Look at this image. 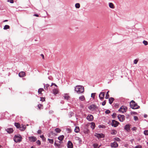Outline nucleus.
<instances>
[{"mask_svg": "<svg viewBox=\"0 0 148 148\" xmlns=\"http://www.w3.org/2000/svg\"><path fill=\"white\" fill-rule=\"evenodd\" d=\"M75 89V90L78 94L83 93L84 91V87L82 86L77 85L76 86Z\"/></svg>", "mask_w": 148, "mask_h": 148, "instance_id": "nucleus-1", "label": "nucleus"}, {"mask_svg": "<svg viewBox=\"0 0 148 148\" xmlns=\"http://www.w3.org/2000/svg\"><path fill=\"white\" fill-rule=\"evenodd\" d=\"M130 107L133 109H138L140 108V106L137 105V103H136L134 100H132L130 104Z\"/></svg>", "mask_w": 148, "mask_h": 148, "instance_id": "nucleus-2", "label": "nucleus"}, {"mask_svg": "<svg viewBox=\"0 0 148 148\" xmlns=\"http://www.w3.org/2000/svg\"><path fill=\"white\" fill-rule=\"evenodd\" d=\"M22 139L21 135L19 134L15 135L14 138V140L16 143L21 141Z\"/></svg>", "mask_w": 148, "mask_h": 148, "instance_id": "nucleus-3", "label": "nucleus"}, {"mask_svg": "<svg viewBox=\"0 0 148 148\" xmlns=\"http://www.w3.org/2000/svg\"><path fill=\"white\" fill-rule=\"evenodd\" d=\"M119 124V123L117 121L115 120H113L112 123H111V125L113 127H116Z\"/></svg>", "mask_w": 148, "mask_h": 148, "instance_id": "nucleus-4", "label": "nucleus"}, {"mask_svg": "<svg viewBox=\"0 0 148 148\" xmlns=\"http://www.w3.org/2000/svg\"><path fill=\"white\" fill-rule=\"evenodd\" d=\"M88 108L90 110L93 111L95 109L98 108V107L94 104H92L88 107Z\"/></svg>", "mask_w": 148, "mask_h": 148, "instance_id": "nucleus-5", "label": "nucleus"}, {"mask_svg": "<svg viewBox=\"0 0 148 148\" xmlns=\"http://www.w3.org/2000/svg\"><path fill=\"white\" fill-rule=\"evenodd\" d=\"M118 118L121 122H123L125 120V116L123 115L119 114L117 116Z\"/></svg>", "mask_w": 148, "mask_h": 148, "instance_id": "nucleus-6", "label": "nucleus"}, {"mask_svg": "<svg viewBox=\"0 0 148 148\" xmlns=\"http://www.w3.org/2000/svg\"><path fill=\"white\" fill-rule=\"evenodd\" d=\"M95 136H96L98 138H103L105 137V135L102 133H96Z\"/></svg>", "mask_w": 148, "mask_h": 148, "instance_id": "nucleus-7", "label": "nucleus"}, {"mask_svg": "<svg viewBox=\"0 0 148 148\" xmlns=\"http://www.w3.org/2000/svg\"><path fill=\"white\" fill-rule=\"evenodd\" d=\"M29 140L31 142H34L36 141L37 138L34 136H29L28 138Z\"/></svg>", "mask_w": 148, "mask_h": 148, "instance_id": "nucleus-8", "label": "nucleus"}, {"mask_svg": "<svg viewBox=\"0 0 148 148\" xmlns=\"http://www.w3.org/2000/svg\"><path fill=\"white\" fill-rule=\"evenodd\" d=\"M130 126H131V125L127 124L124 126V129L128 132H129L130 131Z\"/></svg>", "mask_w": 148, "mask_h": 148, "instance_id": "nucleus-9", "label": "nucleus"}, {"mask_svg": "<svg viewBox=\"0 0 148 148\" xmlns=\"http://www.w3.org/2000/svg\"><path fill=\"white\" fill-rule=\"evenodd\" d=\"M110 146L112 148H116L118 147V145L117 142H114L110 143Z\"/></svg>", "mask_w": 148, "mask_h": 148, "instance_id": "nucleus-10", "label": "nucleus"}, {"mask_svg": "<svg viewBox=\"0 0 148 148\" xmlns=\"http://www.w3.org/2000/svg\"><path fill=\"white\" fill-rule=\"evenodd\" d=\"M105 93L104 92H101L99 95V97L100 99L101 100H102L104 98L105 96Z\"/></svg>", "mask_w": 148, "mask_h": 148, "instance_id": "nucleus-11", "label": "nucleus"}, {"mask_svg": "<svg viewBox=\"0 0 148 148\" xmlns=\"http://www.w3.org/2000/svg\"><path fill=\"white\" fill-rule=\"evenodd\" d=\"M93 117L92 115V114H89L88 115L86 118L89 121H93Z\"/></svg>", "mask_w": 148, "mask_h": 148, "instance_id": "nucleus-12", "label": "nucleus"}, {"mask_svg": "<svg viewBox=\"0 0 148 148\" xmlns=\"http://www.w3.org/2000/svg\"><path fill=\"white\" fill-rule=\"evenodd\" d=\"M67 145L68 148H72L73 147V144L71 140L68 141Z\"/></svg>", "mask_w": 148, "mask_h": 148, "instance_id": "nucleus-13", "label": "nucleus"}, {"mask_svg": "<svg viewBox=\"0 0 148 148\" xmlns=\"http://www.w3.org/2000/svg\"><path fill=\"white\" fill-rule=\"evenodd\" d=\"M5 130L9 134H11L13 132V130L12 128H8L5 129Z\"/></svg>", "mask_w": 148, "mask_h": 148, "instance_id": "nucleus-14", "label": "nucleus"}, {"mask_svg": "<svg viewBox=\"0 0 148 148\" xmlns=\"http://www.w3.org/2000/svg\"><path fill=\"white\" fill-rule=\"evenodd\" d=\"M64 99L68 100L70 98V97L69 95V94L67 93H65L64 94L63 96Z\"/></svg>", "mask_w": 148, "mask_h": 148, "instance_id": "nucleus-15", "label": "nucleus"}, {"mask_svg": "<svg viewBox=\"0 0 148 148\" xmlns=\"http://www.w3.org/2000/svg\"><path fill=\"white\" fill-rule=\"evenodd\" d=\"M75 140L79 141V143L81 144L82 143V140L79 137L76 136L75 137Z\"/></svg>", "mask_w": 148, "mask_h": 148, "instance_id": "nucleus-16", "label": "nucleus"}, {"mask_svg": "<svg viewBox=\"0 0 148 148\" xmlns=\"http://www.w3.org/2000/svg\"><path fill=\"white\" fill-rule=\"evenodd\" d=\"M25 75V73L24 72H21L18 74V75L20 77H23Z\"/></svg>", "mask_w": 148, "mask_h": 148, "instance_id": "nucleus-17", "label": "nucleus"}, {"mask_svg": "<svg viewBox=\"0 0 148 148\" xmlns=\"http://www.w3.org/2000/svg\"><path fill=\"white\" fill-rule=\"evenodd\" d=\"M26 126L24 125H22V126H21V128H20L19 130L21 131H24L26 128Z\"/></svg>", "mask_w": 148, "mask_h": 148, "instance_id": "nucleus-18", "label": "nucleus"}, {"mask_svg": "<svg viewBox=\"0 0 148 148\" xmlns=\"http://www.w3.org/2000/svg\"><path fill=\"white\" fill-rule=\"evenodd\" d=\"M14 125L17 128L19 129L20 128H21V125L19 123H15Z\"/></svg>", "mask_w": 148, "mask_h": 148, "instance_id": "nucleus-19", "label": "nucleus"}, {"mask_svg": "<svg viewBox=\"0 0 148 148\" xmlns=\"http://www.w3.org/2000/svg\"><path fill=\"white\" fill-rule=\"evenodd\" d=\"M114 99L113 97H110L109 99V102L110 104H111L114 101Z\"/></svg>", "mask_w": 148, "mask_h": 148, "instance_id": "nucleus-20", "label": "nucleus"}, {"mask_svg": "<svg viewBox=\"0 0 148 148\" xmlns=\"http://www.w3.org/2000/svg\"><path fill=\"white\" fill-rule=\"evenodd\" d=\"M64 137L63 135H60L58 137V139L60 141H62Z\"/></svg>", "mask_w": 148, "mask_h": 148, "instance_id": "nucleus-21", "label": "nucleus"}, {"mask_svg": "<svg viewBox=\"0 0 148 148\" xmlns=\"http://www.w3.org/2000/svg\"><path fill=\"white\" fill-rule=\"evenodd\" d=\"M53 94L56 95L58 93V90L57 89H54L53 90Z\"/></svg>", "mask_w": 148, "mask_h": 148, "instance_id": "nucleus-22", "label": "nucleus"}, {"mask_svg": "<svg viewBox=\"0 0 148 148\" xmlns=\"http://www.w3.org/2000/svg\"><path fill=\"white\" fill-rule=\"evenodd\" d=\"M117 133V131L114 130H112V132H111L110 134L112 135H116Z\"/></svg>", "mask_w": 148, "mask_h": 148, "instance_id": "nucleus-23", "label": "nucleus"}, {"mask_svg": "<svg viewBox=\"0 0 148 148\" xmlns=\"http://www.w3.org/2000/svg\"><path fill=\"white\" fill-rule=\"evenodd\" d=\"M79 127L78 126L75 127V132L77 133L79 132Z\"/></svg>", "mask_w": 148, "mask_h": 148, "instance_id": "nucleus-24", "label": "nucleus"}, {"mask_svg": "<svg viewBox=\"0 0 148 148\" xmlns=\"http://www.w3.org/2000/svg\"><path fill=\"white\" fill-rule=\"evenodd\" d=\"M44 85V88L46 90H47L49 86V85L48 84H47L46 85L44 84H43Z\"/></svg>", "mask_w": 148, "mask_h": 148, "instance_id": "nucleus-25", "label": "nucleus"}, {"mask_svg": "<svg viewBox=\"0 0 148 148\" xmlns=\"http://www.w3.org/2000/svg\"><path fill=\"white\" fill-rule=\"evenodd\" d=\"M74 113L72 111L69 112L68 113V115L69 118L71 117L73 115Z\"/></svg>", "mask_w": 148, "mask_h": 148, "instance_id": "nucleus-26", "label": "nucleus"}, {"mask_svg": "<svg viewBox=\"0 0 148 148\" xmlns=\"http://www.w3.org/2000/svg\"><path fill=\"white\" fill-rule=\"evenodd\" d=\"M79 99L81 101H83L85 100V99L84 96L82 95L79 97Z\"/></svg>", "mask_w": 148, "mask_h": 148, "instance_id": "nucleus-27", "label": "nucleus"}, {"mask_svg": "<svg viewBox=\"0 0 148 148\" xmlns=\"http://www.w3.org/2000/svg\"><path fill=\"white\" fill-rule=\"evenodd\" d=\"M109 7L111 8H114V6L113 4L112 3H109Z\"/></svg>", "mask_w": 148, "mask_h": 148, "instance_id": "nucleus-28", "label": "nucleus"}, {"mask_svg": "<svg viewBox=\"0 0 148 148\" xmlns=\"http://www.w3.org/2000/svg\"><path fill=\"white\" fill-rule=\"evenodd\" d=\"M93 146L94 148H99L100 146V145L99 147H98V144L97 143H95L93 145Z\"/></svg>", "mask_w": 148, "mask_h": 148, "instance_id": "nucleus-29", "label": "nucleus"}, {"mask_svg": "<svg viewBox=\"0 0 148 148\" xmlns=\"http://www.w3.org/2000/svg\"><path fill=\"white\" fill-rule=\"evenodd\" d=\"M43 90H44L42 88H40L38 90V92L39 94H42V92Z\"/></svg>", "mask_w": 148, "mask_h": 148, "instance_id": "nucleus-30", "label": "nucleus"}, {"mask_svg": "<svg viewBox=\"0 0 148 148\" xmlns=\"http://www.w3.org/2000/svg\"><path fill=\"white\" fill-rule=\"evenodd\" d=\"M10 28V26L8 25H5L3 27V29L6 30L8 29H9Z\"/></svg>", "mask_w": 148, "mask_h": 148, "instance_id": "nucleus-31", "label": "nucleus"}, {"mask_svg": "<svg viewBox=\"0 0 148 148\" xmlns=\"http://www.w3.org/2000/svg\"><path fill=\"white\" fill-rule=\"evenodd\" d=\"M55 131L57 133H59L61 131V130L58 128H56L55 129Z\"/></svg>", "mask_w": 148, "mask_h": 148, "instance_id": "nucleus-32", "label": "nucleus"}, {"mask_svg": "<svg viewBox=\"0 0 148 148\" xmlns=\"http://www.w3.org/2000/svg\"><path fill=\"white\" fill-rule=\"evenodd\" d=\"M48 140L49 141V143H50L51 144H53L54 140L53 139H50L49 138H48Z\"/></svg>", "mask_w": 148, "mask_h": 148, "instance_id": "nucleus-33", "label": "nucleus"}, {"mask_svg": "<svg viewBox=\"0 0 148 148\" xmlns=\"http://www.w3.org/2000/svg\"><path fill=\"white\" fill-rule=\"evenodd\" d=\"M123 106L121 107L119 110L118 111L120 112H121L122 113H124V112H125V110H123V108H122Z\"/></svg>", "mask_w": 148, "mask_h": 148, "instance_id": "nucleus-34", "label": "nucleus"}, {"mask_svg": "<svg viewBox=\"0 0 148 148\" xmlns=\"http://www.w3.org/2000/svg\"><path fill=\"white\" fill-rule=\"evenodd\" d=\"M91 127L92 129H94L95 127V125L94 123L92 122L91 123Z\"/></svg>", "mask_w": 148, "mask_h": 148, "instance_id": "nucleus-35", "label": "nucleus"}, {"mask_svg": "<svg viewBox=\"0 0 148 148\" xmlns=\"http://www.w3.org/2000/svg\"><path fill=\"white\" fill-rule=\"evenodd\" d=\"M54 145L56 147H60V144L57 143L56 142H55L54 143Z\"/></svg>", "mask_w": 148, "mask_h": 148, "instance_id": "nucleus-36", "label": "nucleus"}, {"mask_svg": "<svg viewBox=\"0 0 148 148\" xmlns=\"http://www.w3.org/2000/svg\"><path fill=\"white\" fill-rule=\"evenodd\" d=\"M109 92V91H108L106 92V96H105V99H108L109 97V95L108 94Z\"/></svg>", "mask_w": 148, "mask_h": 148, "instance_id": "nucleus-37", "label": "nucleus"}, {"mask_svg": "<svg viewBox=\"0 0 148 148\" xmlns=\"http://www.w3.org/2000/svg\"><path fill=\"white\" fill-rule=\"evenodd\" d=\"M114 140H115L118 141V142H120L121 141V139L118 137H116L114 138Z\"/></svg>", "mask_w": 148, "mask_h": 148, "instance_id": "nucleus-38", "label": "nucleus"}, {"mask_svg": "<svg viewBox=\"0 0 148 148\" xmlns=\"http://www.w3.org/2000/svg\"><path fill=\"white\" fill-rule=\"evenodd\" d=\"M80 7V4L79 3H76L75 4V7L77 8H79Z\"/></svg>", "mask_w": 148, "mask_h": 148, "instance_id": "nucleus-39", "label": "nucleus"}, {"mask_svg": "<svg viewBox=\"0 0 148 148\" xmlns=\"http://www.w3.org/2000/svg\"><path fill=\"white\" fill-rule=\"evenodd\" d=\"M144 134L145 135H148V130H145L144 132Z\"/></svg>", "mask_w": 148, "mask_h": 148, "instance_id": "nucleus-40", "label": "nucleus"}, {"mask_svg": "<svg viewBox=\"0 0 148 148\" xmlns=\"http://www.w3.org/2000/svg\"><path fill=\"white\" fill-rule=\"evenodd\" d=\"M143 42L145 45H147L148 44V42L145 40H143Z\"/></svg>", "mask_w": 148, "mask_h": 148, "instance_id": "nucleus-41", "label": "nucleus"}, {"mask_svg": "<svg viewBox=\"0 0 148 148\" xmlns=\"http://www.w3.org/2000/svg\"><path fill=\"white\" fill-rule=\"evenodd\" d=\"M142 146L140 145H138L136 146L134 148H142Z\"/></svg>", "mask_w": 148, "mask_h": 148, "instance_id": "nucleus-42", "label": "nucleus"}, {"mask_svg": "<svg viewBox=\"0 0 148 148\" xmlns=\"http://www.w3.org/2000/svg\"><path fill=\"white\" fill-rule=\"evenodd\" d=\"M116 114L115 113H113L112 114V118L113 119H114L116 117Z\"/></svg>", "mask_w": 148, "mask_h": 148, "instance_id": "nucleus-43", "label": "nucleus"}, {"mask_svg": "<svg viewBox=\"0 0 148 148\" xmlns=\"http://www.w3.org/2000/svg\"><path fill=\"white\" fill-rule=\"evenodd\" d=\"M105 127V126L103 125H99L98 126V127L101 128H104Z\"/></svg>", "mask_w": 148, "mask_h": 148, "instance_id": "nucleus-44", "label": "nucleus"}, {"mask_svg": "<svg viewBox=\"0 0 148 148\" xmlns=\"http://www.w3.org/2000/svg\"><path fill=\"white\" fill-rule=\"evenodd\" d=\"M134 120L136 121H138V118L136 116H134Z\"/></svg>", "mask_w": 148, "mask_h": 148, "instance_id": "nucleus-45", "label": "nucleus"}, {"mask_svg": "<svg viewBox=\"0 0 148 148\" xmlns=\"http://www.w3.org/2000/svg\"><path fill=\"white\" fill-rule=\"evenodd\" d=\"M110 110H106L105 112V113L106 114H108L110 113Z\"/></svg>", "mask_w": 148, "mask_h": 148, "instance_id": "nucleus-46", "label": "nucleus"}, {"mask_svg": "<svg viewBox=\"0 0 148 148\" xmlns=\"http://www.w3.org/2000/svg\"><path fill=\"white\" fill-rule=\"evenodd\" d=\"M132 131H135L136 132V130H137V128L136 127H134L132 128Z\"/></svg>", "mask_w": 148, "mask_h": 148, "instance_id": "nucleus-47", "label": "nucleus"}, {"mask_svg": "<svg viewBox=\"0 0 148 148\" xmlns=\"http://www.w3.org/2000/svg\"><path fill=\"white\" fill-rule=\"evenodd\" d=\"M38 108L39 109H41V107L43 105H42L41 104H39L38 105Z\"/></svg>", "mask_w": 148, "mask_h": 148, "instance_id": "nucleus-48", "label": "nucleus"}, {"mask_svg": "<svg viewBox=\"0 0 148 148\" xmlns=\"http://www.w3.org/2000/svg\"><path fill=\"white\" fill-rule=\"evenodd\" d=\"M36 143L38 145H40L41 144V142L39 140H38L36 141Z\"/></svg>", "mask_w": 148, "mask_h": 148, "instance_id": "nucleus-49", "label": "nucleus"}, {"mask_svg": "<svg viewBox=\"0 0 148 148\" xmlns=\"http://www.w3.org/2000/svg\"><path fill=\"white\" fill-rule=\"evenodd\" d=\"M7 2H10V3H14L13 0H8Z\"/></svg>", "mask_w": 148, "mask_h": 148, "instance_id": "nucleus-50", "label": "nucleus"}, {"mask_svg": "<svg viewBox=\"0 0 148 148\" xmlns=\"http://www.w3.org/2000/svg\"><path fill=\"white\" fill-rule=\"evenodd\" d=\"M38 134H41L42 133V131L40 130H38L37 132Z\"/></svg>", "mask_w": 148, "mask_h": 148, "instance_id": "nucleus-51", "label": "nucleus"}, {"mask_svg": "<svg viewBox=\"0 0 148 148\" xmlns=\"http://www.w3.org/2000/svg\"><path fill=\"white\" fill-rule=\"evenodd\" d=\"M40 101H45V99L43 97H40Z\"/></svg>", "mask_w": 148, "mask_h": 148, "instance_id": "nucleus-52", "label": "nucleus"}, {"mask_svg": "<svg viewBox=\"0 0 148 148\" xmlns=\"http://www.w3.org/2000/svg\"><path fill=\"white\" fill-rule=\"evenodd\" d=\"M106 104V100H104L102 102V106H104Z\"/></svg>", "mask_w": 148, "mask_h": 148, "instance_id": "nucleus-53", "label": "nucleus"}, {"mask_svg": "<svg viewBox=\"0 0 148 148\" xmlns=\"http://www.w3.org/2000/svg\"><path fill=\"white\" fill-rule=\"evenodd\" d=\"M114 106L115 108H118V104L117 103L114 104Z\"/></svg>", "mask_w": 148, "mask_h": 148, "instance_id": "nucleus-54", "label": "nucleus"}, {"mask_svg": "<svg viewBox=\"0 0 148 148\" xmlns=\"http://www.w3.org/2000/svg\"><path fill=\"white\" fill-rule=\"evenodd\" d=\"M95 93H92L91 95V97L94 98L95 97Z\"/></svg>", "mask_w": 148, "mask_h": 148, "instance_id": "nucleus-55", "label": "nucleus"}, {"mask_svg": "<svg viewBox=\"0 0 148 148\" xmlns=\"http://www.w3.org/2000/svg\"><path fill=\"white\" fill-rule=\"evenodd\" d=\"M138 62V60H135L134 61V64H136Z\"/></svg>", "mask_w": 148, "mask_h": 148, "instance_id": "nucleus-56", "label": "nucleus"}, {"mask_svg": "<svg viewBox=\"0 0 148 148\" xmlns=\"http://www.w3.org/2000/svg\"><path fill=\"white\" fill-rule=\"evenodd\" d=\"M53 111L52 110H50L49 111V113L50 114H52L53 113Z\"/></svg>", "mask_w": 148, "mask_h": 148, "instance_id": "nucleus-57", "label": "nucleus"}, {"mask_svg": "<svg viewBox=\"0 0 148 148\" xmlns=\"http://www.w3.org/2000/svg\"><path fill=\"white\" fill-rule=\"evenodd\" d=\"M131 114H133L134 115H136V114H137V113L136 112H131Z\"/></svg>", "mask_w": 148, "mask_h": 148, "instance_id": "nucleus-58", "label": "nucleus"}, {"mask_svg": "<svg viewBox=\"0 0 148 148\" xmlns=\"http://www.w3.org/2000/svg\"><path fill=\"white\" fill-rule=\"evenodd\" d=\"M33 16H36V17H38L39 16V15L37 14H34Z\"/></svg>", "mask_w": 148, "mask_h": 148, "instance_id": "nucleus-59", "label": "nucleus"}, {"mask_svg": "<svg viewBox=\"0 0 148 148\" xmlns=\"http://www.w3.org/2000/svg\"><path fill=\"white\" fill-rule=\"evenodd\" d=\"M40 56L42 57V58H43V59H44V55H43V54H41L40 55Z\"/></svg>", "mask_w": 148, "mask_h": 148, "instance_id": "nucleus-60", "label": "nucleus"}, {"mask_svg": "<svg viewBox=\"0 0 148 148\" xmlns=\"http://www.w3.org/2000/svg\"><path fill=\"white\" fill-rule=\"evenodd\" d=\"M40 138H42V139L44 137V136L43 135H40Z\"/></svg>", "mask_w": 148, "mask_h": 148, "instance_id": "nucleus-61", "label": "nucleus"}, {"mask_svg": "<svg viewBox=\"0 0 148 148\" xmlns=\"http://www.w3.org/2000/svg\"><path fill=\"white\" fill-rule=\"evenodd\" d=\"M42 140H43V141H45V140H46V138L45 137H44L42 139Z\"/></svg>", "mask_w": 148, "mask_h": 148, "instance_id": "nucleus-62", "label": "nucleus"}, {"mask_svg": "<svg viewBox=\"0 0 148 148\" xmlns=\"http://www.w3.org/2000/svg\"><path fill=\"white\" fill-rule=\"evenodd\" d=\"M144 116L145 118H146L147 117V115L146 114H145Z\"/></svg>", "mask_w": 148, "mask_h": 148, "instance_id": "nucleus-63", "label": "nucleus"}, {"mask_svg": "<svg viewBox=\"0 0 148 148\" xmlns=\"http://www.w3.org/2000/svg\"><path fill=\"white\" fill-rule=\"evenodd\" d=\"M60 103L62 104H63L64 103V101L62 100L60 101Z\"/></svg>", "mask_w": 148, "mask_h": 148, "instance_id": "nucleus-64", "label": "nucleus"}]
</instances>
